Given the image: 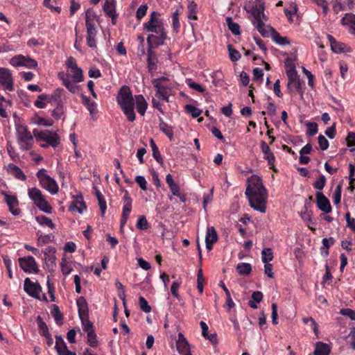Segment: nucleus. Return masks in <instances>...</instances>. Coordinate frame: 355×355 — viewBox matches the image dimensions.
Masks as SVG:
<instances>
[{
    "mask_svg": "<svg viewBox=\"0 0 355 355\" xmlns=\"http://www.w3.org/2000/svg\"><path fill=\"white\" fill-rule=\"evenodd\" d=\"M37 322L38 324V329L41 334L46 338H49L50 334L49 332V329L46 323L43 321L41 316L38 315L37 317Z\"/></svg>",
    "mask_w": 355,
    "mask_h": 355,
    "instance_id": "nucleus-37",
    "label": "nucleus"
},
{
    "mask_svg": "<svg viewBox=\"0 0 355 355\" xmlns=\"http://www.w3.org/2000/svg\"><path fill=\"white\" fill-rule=\"evenodd\" d=\"M326 178L322 175L320 178L313 183V187L318 190H322L325 186Z\"/></svg>",
    "mask_w": 355,
    "mask_h": 355,
    "instance_id": "nucleus-58",
    "label": "nucleus"
},
{
    "mask_svg": "<svg viewBox=\"0 0 355 355\" xmlns=\"http://www.w3.org/2000/svg\"><path fill=\"white\" fill-rule=\"evenodd\" d=\"M318 144L322 150H327L329 146L328 140L322 135L318 137Z\"/></svg>",
    "mask_w": 355,
    "mask_h": 355,
    "instance_id": "nucleus-62",
    "label": "nucleus"
},
{
    "mask_svg": "<svg viewBox=\"0 0 355 355\" xmlns=\"http://www.w3.org/2000/svg\"><path fill=\"white\" fill-rule=\"evenodd\" d=\"M20 268L28 273L34 272L38 273L40 270L35 259L32 256L20 257L18 259Z\"/></svg>",
    "mask_w": 355,
    "mask_h": 355,
    "instance_id": "nucleus-7",
    "label": "nucleus"
},
{
    "mask_svg": "<svg viewBox=\"0 0 355 355\" xmlns=\"http://www.w3.org/2000/svg\"><path fill=\"white\" fill-rule=\"evenodd\" d=\"M116 101L129 121L135 120V105L137 112L144 116L146 113L148 103L142 95L133 98L129 87L124 85L121 87L116 96Z\"/></svg>",
    "mask_w": 355,
    "mask_h": 355,
    "instance_id": "nucleus-1",
    "label": "nucleus"
},
{
    "mask_svg": "<svg viewBox=\"0 0 355 355\" xmlns=\"http://www.w3.org/2000/svg\"><path fill=\"white\" fill-rule=\"evenodd\" d=\"M159 127L161 131H162L169 139L171 140L173 137V132L172 128L166 123L163 120L160 118Z\"/></svg>",
    "mask_w": 355,
    "mask_h": 355,
    "instance_id": "nucleus-36",
    "label": "nucleus"
},
{
    "mask_svg": "<svg viewBox=\"0 0 355 355\" xmlns=\"http://www.w3.org/2000/svg\"><path fill=\"white\" fill-rule=\"evenodd\" d=\"M187 8L189 10L188 18L190 19L196 20L198 19L196 15L197 4L195 2L191 1L189 3Z\"/></svg>",
    "mask_w": 355,
    "mask_h": 355,
    "instance_id": "nucleus-46",
    "label": "nucleus"
},
{
    "mask_svg": "<svg viewBox=\"0 0 355 355\" xmlns=\"http://www.w3.org/2000/svg\"><path fill=\"white\" fill-rule=\"evenodd\" d=\"M327 38L330 42L331 49L336 53L345 52H350V47L347 46L345 43L337 42L331 35H327Z\"/></svg>",
    "mask_w": 355,
    "mask_h": 355,
    "instance_id": "nucleus-16",
    "label": "nucleus"
},
{
    "mask_svg": "<svg viewBox=\"0 0 355 355\" xmlns=\"http://www.w3.org/2000/svg\"><path fill=\"white\" fill-rule=\"evenodd\" d=\"M17 135L19 140L25 143L26 146L24 149L28 150L31 148V142L33 138L31 133L27 130L26 127L20 126L17 129Z\"/></svg>",
    "mask_w": 355,
    "mask_h": 355,
    "instance_id": "nucleus-14",
    "label": "nucleus"
},
{
    "mask_svg": "<svg viewBox=\"0 0 355 355\" xmlns=\"http://www.w3.org/2000/svg\"><path fill=\"white\" fill-rule=\"evenodd\" d=\"M10 64L15 67H26L30 69L35 68L37 66V62L34 59L22 55H18L12 58L10 60Z\"/></svg>",
    "mask_w": 355,
    "mask_h": 355,
    "instance_id": "nucleus-8",
    "label": "nucleus"
},
{
    "mask_svg": "<svg viewBox=\"0 0 355 355\" xmlns=\"http://www.w3.org/2000/svg\"><path fill=\"white\" fill-rule=\"evenodd\" d=\"M341 192H342V186L340 184H339L338 185H337V187L335 189V192L334 193V196H333V201H334V204L337 205L340 202Z\"/></svg>",
    "mask_w": 355,
    "mask_h": 355,
    "instance_id": "nucleus-57",
    "label": "nucleus"
},
{
    "mask_svg": "<svg viewBox=\"0 0 355 355\" xmlns=\"http://www.w3.org/2000/svg\"><path fill=\"white\" fill-rule=\"evenodd\" d=\"M262 261L265 263H268L273 259V253L271 248H263L261 252Z\"/></svg>",
    "mask_w": 355,
    "mask_h": 355,
    "instance_id": "nucleus-45",
    "label": "nucleus"
},
{
    "mask_svg": "<svg viewBox=\"0 0 355 355\" xmlns=\"http://www.w3.org/2000/svg\"><path fill=\"white\" fill-rule=\"evenodd\" d=\"M24 289L28 295L36 299H40V294L42 292V287L39 283H34L27 277L24 280Z\"/></svg>",
    "mask_w": 355,
    "mask_h": 355,
    "instance_id": "nucleus-11",
    "label": "nucleus"
},
{
    "mask_svg": "<svg viewBox=\"0 0 355 355\" xmlns=\"http://www.w3.org/2000/svg\"><path fill=\"white\" fill-rule=\"evenodd\" d=\"M56 107L52 112V116L56 119L60 118L64 114V109L62 104H55Z\"/></svg>",
    "mask_w": 355,
    "mask_h": 355,
    "instance_id": "nucleus-60",
    "label": "nucleus"
},
{
    "mask_svg": "<svg viewBox=\"0 0 355 355\" xmlns=\"http://www.w3.org/2000/svg\"><path fill=\"white\" fill-rule=\"evenodd\" d=\"M286 74L288 80L287 85L288 89H295L297 92H300L301 84L300 82L299 76L294 68V66H291V68L288 70H287Z\"/></svg>",
    "mask_w": 355,
    "mask_h": 355,
    "instance_id": "nucleus-10",
    "label": "nucleus"
},
{
    "mask_svg": "<svg viewBox=\"0 0 355 355\" xmlns=\"http://www.w3.org/2000/svg\"><path fill=\"white\" fill-rule=\"evenodd\" d=\"M159 17L160 14L158 12L153 11L149 20L144 24V30L155 33L152 35L155 37L153 40H156V44H163L166 38V33Z\"/></svg>",
    "mask_w": 355,
    "mask_h": 355,
    "instance_id": "nucleus-3",
    "label": "nucleus"
},
{
    "mask_svg": "<svg viewBox=\"0 0 355 355\" xmlns=\"http://www.w3.org/2000/svg\"><path fill=\"white\" fill-rule=\"evenodd\" d=\"M257 4L253 7L252 10V15L254 19L252 21L253 25L262 22L261 15L264 12L265 6L262 0H257Z\"/></svg>",
    "mask_w": 355,
    "mask_h": 355,
    "instance_id": "nucleus-21",
    "label": "nucleus"
},
{
    "mask_svg": "<svg viewBox=\"0 0 355 355\" xmlns=\"http://www.w3.org/2000/svg\"><path fill=\"white\" fill-rule=\"evenodd\" d=\"M45 172V169L42 168L38 171L36 174L41 186L51 194L57 193L59 189L57 182Z\"/></svg>",
    "mask_w": 355,
    "mask_h": 355,
    "instance_id": "nucleus-5",
    "label": "nucleus"
},
{
    "mask_svg": "<svg viewBox=\"0 0 355 355\" xmlns=\"http://www.w3.org/2000/svg\"><path fill=\"white\" fill-rule=\"evenodd\" d=\"M58 78L62 81V84L67 88V89L73 94H76L79 91V86L76 85L73 81L69 79V74H65L64 72L58 73Z\"/></svg>",
    "mask_w": 355,
    "mask_h": 355,
    "instance_id": "nucleus-22",
    "label": "nucleus"
},
{
    "mask_svg": "<svg viewBox=\"0 0 355 355\" xmlns=\"http://www.w3.org/2000/svg\"><path fill=\"white\" fill-rule=\"evenodd\" d=\"M205 241H210L213 243L218 241V234L216 229L214 227H207Z\"/></svg>",
    "mask_w": 355,
    "mask_h": 355,
    "instance_id": "nucleus-39",
    "label": "nucleus"
},
{
    "mask_svg": "<svg viewBox=\"0 0 355 355\" xmlns=\"http://www.w3.org/2000/svg\"><path fill=\"white\" fill-rule=\"evenodd\" d=\"M60 266H61V271L64 275H69L72 270V268L68 264L65 257H63L62 259V262L60 263Z\"/></svg>",
    "mask_w": 355,
    "mask_h": 355,
    "instance_id": "nucleus-56",
    "label": "nucleus"
},
{
    "mask_svg": "<svg viewBox=\"0 0 355 355\" xmlns=\"http://www.w3.org/2000/svg\"><path fill=\"white\" fill-rule=\"evenodd\" d=\"M70 211H76L79 214H82L85 209H86V205L83 200L82 196H78L73 203L69 207Z\"/></svg>",
    "mask_w": 355,
    "mask_h": 355,
    "instance_id": "nucleus-25",
    "label": "nucleus"
},
{
    "mask_svg": "<svg viewBox=\"0 0 355 355\" xmlns=\"http://www.w3.org/2000/svg\"><path fill=\"white\" fill-rule=\"evenodd\" d=\"M341 24L349 28V32L355 35V15L346 13L341 19Z\"/></svg>",
    "mask_w": 355,
    "mask_h": 355,
    "instance_id": "nucleus-24",
    "label": "nucleus"
},
{
    "mask_svg": "<svg viewBox=\"0 0 355 355\" xmlns=\"http://www.w3.org/2000/svg\"><path fill=\"white\" fill-rule=\"evenodd\" d=\"M307 128V132L306 134L309 136H313L317 134L318 129V125L316 123L313 122H308L306 124Z\"/></svg>",
    "mask_w": 355,
    "mask_h": 355,
    "instance_id": "nucleus-53",
    "label": "nucleus"
},
{
    "mask_svg": "<svg viewBox=\"0 0 355 355\" xmlns=\"http://www.w3.org/2000/svg\"><path fill=\"white\" fill-rule=\"evenodd\" d=\"M63 92V89L58 88L54 91L52 95L49 96L43 94L39 96V98L41 100H46V101L53 103L54 104H62V94Z\"/></svg>",
    "mask_w": 355,
    "mask_h": 355,
    "instance_id": "nucleus-19",
    "label": "nucleus"
},
{
    "mask_svg": "<svg viewBox=\"0 0 355 355\" xmlns=\"http://www.w3.org/2000/svg\"><path fill=\"white\" fill-rule=\"evenodd\" d=\"M227 49L229 51L230 58L232 61L235 62L241 58L240 53L236 49H234L232 44H229L227 46Z\"/></svg>",
    "mask_w": 355,
    "mask_h": 355,
    "instance_id": "nucleus-49",
    "label": "nucleus"
},
{
    "mask_svg": "<svg viewBox=\"0 0 355 355\" xmlns=\"http://www.w3.org/2000/svg\"><path fill=\"white\" fill-rule=\"evenodd\" d=\"M147 9L148 6L146 4L141 5L137 8L136 17L138 20H141L146 15Z\"/></svg>",
    "mask_w": 355,
    "mask_h": 355,
    "instance_id": "nucleus-61",
    "label": "nucleus"
},
{
    "mask_svg": "<svg viewBox=\"0 0 355 355\" xmlns=\"http://www.w3.org/2000/svg\"><path fill=\"white\" fill-rule=\"evenodd\" d=\"M236 270L240 275H248L252 271V267L250 263H240L236 266Z\"/></svg>",
    "mask_w": 355,
    "mask_h": 355,
    "instance_id": "nucleus-42",
    "label": "nucleus"
},
{
    "mask_svg": "<svg viewBox=\"0 0 355 355\" xmlns=\"http://www.w3.org/2000/svg\"><path fill=\"white\" fill-rule=\"evenodd\" d=\"M316 202L319 209L325 212L330 213L331 211V206L328 198L322 193H316Z\"/></svg>",
    "mask_w": 355,
    "mask_h": 355,
    "instance_id": "nucleus-18",
    "label": "nucleus"
},
{
    "mask_svg": "<svg viewBox=\"0 0 355 355\" xmlns=\"http://www.w3.org/2000/svg\"><path fill=\"white\" fill-rule=\"evenodd\" d=\"M272 39L276 44L281 46L288 45L291 43L286 37L281 36L277 31H272Z\"/></svg>",
    "mask_w": 355,
    "mask_h": 355,
    "instance_id": "nucleus-33",
    "label": "nucleus"
},
{
    "mask_svg": "<svg viewBox=\"0 0 355 355\" xmlns=\"http://www.w3.org/2000/svg\"><path fill=\"white\" fill-rule=\"evenodd\" d=\"M124 192V197L123 198V212L122 214L128 215L132 210V198L130 197L128 191L127 190H123Z\"/></svg>",
    "mask_w": 355,
    "mask_h": 355,
    "instance_id": "nucleus-28",
    "label": "nucleus"
},
{
    "mask_svg": "<svg viewBox=\"0 0 355 355\" xmlns=\"http://www.w3.org/2000/svg\"><path fill=\"white\" fill-rule=\"evenodd\" d=\"M184 108L186 112L191 114V115L193 118H197L200 115L202 112V111L200 109L192 105H186Z\"/></svg>",
    "mask_w": 355,
    "mask_h": 355,
    "instance_id": "nucleus-48",
    "label": "nucleus"
},
{
    "mask_svg": "<svg viewBox=\"0 0 355 355\" xmlns=\"http://www.w3.org/2000/svg\"><path fill=\"white\" fill-rule=\"evenodd\" d=\"M77 305L78 307V315L84 324L85 322L88 320V308L87 303L83 297H80L77 300Z\"/></svg>",
    "mask_w": 355,
    "mask_h": 355,
    "instance_id": "nucleus-20",
    "label": "nucleus"
},
{
    "mask_svg": "<svg viewBox=\"0 0 355 355\" xmlns=\"http://www.w3.org/2000/svg\"><path fill=\"white\" fill-rule=\"evenodd\" d=\"M51 314L58 324L60 325L62 324L63 316L59 309V307L56 304L53 305V311H51Z\"/></svg>",
    "mask_w": 355,
    "mask_h": 355,
    "instance_id": "nucleus-43",
    "label": "nucleus"
},
{
    "mask_svg": "<svg viewBox=\"0 0 355 355\" xmlns=\"http://www.w3.org/2000/svg\"><path fill=\"white\" fill-rule=\"evenodd\" d=\"M340 313L343 315L349 317L353 320H355V311L351 309H343L340 310Z\"/></svg>",
    "mask_w": 355,
    "mask_h": 355,
    "instance_id": "nucleus-64",
    "label": "nucleus"
},
{
    "mask_svg": "<svg viewBox=\"0 0 355 355\" xmlns=\"http://www.w3.org/2000/svg\"><path fill=\"white\" fill-rule=\"evenodd\" d=\"M139 304L140 309L145 313H149L151 311V307L148 304L147 300L142 296L139 298Z\"/></svg>",
    "mask_w": 355,
    "mask_h": 355,
    "instance_id": "nucleus-55",
    "label": "nucleus"
},
{
    "mask_svg": "<svg viewBox=\"0 0 355 355\" xmlns=\"http://www.w3.org/2000/svg\"><path fill=\"white\" fill-rule=\"evenodd\" d=\"M349 189L353 191V190L355 189V185H354V183L355 182L354 173H355V167L352 164H349Z\"/></svg>",
    "mask_w": 355,
    "mask_h": 355,
    "instance_id": "nucleus-51",
    "label": "nucleus"
},
{
    "mask_svg": "<svg viewBox=\"0 0 355 355\" xmlns=\"http://www.w3.org/2000/svg\"><path fill=\"white\" fill-rule=\"evenodd\" d=\"M176 347L180 355H191L189 344L182 333L178 334V339L176 341Z\"/></svg>",
    "mask_w": 355,
    "mask_h": 355,
    "instance_id": "nucleus-15",
    "label": "nucleus"
},
{
    "mask_svg": "<svg viewBox=\"0 0 355 355\" xmlns=\"http://www.w3.org/2000/svg\"><path fill=\"white\" fill-rule=\"evenodd\" d=\"M36 220L41 225H47L51 229L55 228V224L52 222L51 219L45 216H37Z\"/></svg>",
    "mask_w": 355,
    "mask_h": 355,
    "instance_id": "nucleus-47",
    "label": "nucleus"
},
{
    "mask_svg": "<svg viewBox=\"0 0 355 355\" xmlns=\"http://www.w3.org/2000/svg\"><path fill=\"white\" fill-rule=\"evenodd\" d=\"M245 195L249 200L250 206L261 213L266 211L267 191L259 177L252 175L248 179Z\"/></svg>",
    "mask_w": 355,
    "mask_h": 355,
    "instance_id": "nucleus-2",
    "label": "nucleus"
},
{
    "mask_svg": "<svg viewBox=\"0 0 355 355\" xmlns=\"http://www.w3.org/2000/svg\"><path fill=\"white\" fill-rule=\"evenodd\" d=\"M137 227L141 230H146L148 229L149 224L146 218L144 216H140L136 224Z\"/></svg>",
    "mask_w": 355,
    "mask_h": 355,
    "instance_id": "nucleus-50",
    "label": "nucleus"
},
{
    "mask_svg": "<svg viewBox=\"0 0 355 355\" xmlns=\"http://www.w3.org/2000/svg\"><path fill=\"white\" fill-rule=\"evenodd\" d=\"M6 202L9 207L10 211L14 215L17 216L20 214V209L17 208L18 200L14 196H10L5 193Z\"/></svg>",
    "mask_w": 355,
    "mask_h": 355,
    "instance_id": "nucleus-23",
    "label": "nucleus"
},
{
    "mask_svg": "<svg viewBox=\"0 0 355 355\" xmlns=\"http://www.w3.org/2000/svg\"><path fill=\"white\" fill-rule=\"evenodd\" d=\"M69 78L71 77L73 83H80L83 80V71L80 68L70 70L68 73Z\"/></svg>",
    "mask_w": 355,
    "mask_h": 355,
    "instance_id": "nucleus-32",
    "label": "nucleus"
},
{
    "mask_svg": "<svg viewBox=\"0 0 355 355\" xmlns=\"http://www.w3.org/2000/svg\"><path fill=\"white\" fill-rule=\"evenodd\" d=\"M0 85L4 90L12 91L14 89L12 73L6 68L0 67Z\"/></svg>",
    "mask_w": 355,
    "mask_h": 355,
    "instance_id": "nucleus-9",
    "label": "nucleus"
},
{
    "mask_svg": "<svg viewBox=\"0 0 355 355\" xmlns=\"http://www.w3.org/2000/svg\"><path fill=\"white\" fill-rule=\"evenodd\" d=\"M254 26L261 35L265 37H268L269 36L272 37V31H276L270 25H266L263 21L259 22L258 24H254Z\"/></svg>",
    "mask_w": 355,
    "mask_h": 355,
    "instance_id": "nucleus-26",
    "label": "nucleus"
},
{
    "mask_svg": "<svg viewBox=\"0 0 355 355\" xmlns=\"http://www.w3.org/2000/svg\"><path fill=\"white\" fill-rule=\"evenodd\" d=\"M58 354L63 353L68 350L66 343L62 339V336H55V346Z\"/></svg>",
    "mask_w": 355,
    "mask_h": 355,
    "instance_id": "nucleus-40",
    "label": "nucleus"
},
{
    "mask_svg": "<svg viewBox=\"0 0 355 355\" xmlns=\"http://www.w3.org/2000/svg\"><path fill=\"white\" fill-rule=\"evenodd\" d=\"M152 83L156 88V97L166 102H168V96L171 91L169 87L162 85L160 83V79H154Z\"/></svg>",
    "mask_w": 355,
    "mask_h": 355,
    "instance_id": "nucleus-13",
    "label": "nucleus"
},
{
    "mask_svg": "<svg viewBox=\"0 0 355 355\" xmlns=\"http://www.w3.org/2000/svg\"><path fill=\"white\" fill-rule=\"evenodd\" d=\"M155 37L153 35H149L147 37L148 49H147V58H156L153 51L157 46L160 44H156V40H153Z\"/></svg>",
    "mask_w": 355,
    "mask_h": 355,
    "instance_id": "nucleus-31",
    "label": "nucleus"
},
{
    "mask_svg": "<svg viewBox=\"0 0 355 355\" xmlns=\"http://www.w3.org/2000/svg\"><path fill=\"white\" fill-rule=\"evenodd\" d=\"M82 99L83 103L87 106L89 112L92 114L94 112L96 107V103L91 102L89 98L83 94H82Z\"/></svg>",
    "mask_w": 355,
    "mask_h": 355,
    "instance_id": "nucleus-52",
    "label": "nucleus"
},
{
    "mask_svg": "<svg viewBox=\"0 0 355 355\" xmlns=\"http://www.w3.org/2000/svg\"><path fill=\"white\" fill-rule=\"evenodd\" d=\"M83 326L84 331L87 333V342L89 343V345L92 347H96L98 341L96 339V335L93 329L92 322L90 320H87Z\"/></svg>",
    "mask_w": 355,
    "mask_h": 355,
    "instance_id": "nucleus-17",
    "label": "nucleus"
},
{
    "mask_svg": "<svg viewBox=\"0 0 355 355\" xmlns=\"http://www.w3.org/2000/svg\"><path fill=\"white\" fill-rule=\"evenodd\" d=\"M331 352V347L328 344L322 342H317L314 350V355H329Z\"/></svg>",
    "mask_w": 355,
    "mask_h": 355,
    "instance_id": "nucleus-27",
    "label": "nucleus"
},
{
    "mask_svg": "<svg viewBox=\"0 0 355 355\" xmlns=\"http://www.w3.org/2000/svg\"><path fill=\"white\" fill-rule=\"evenodd\" d=\"M28 196L33 201L35 206H37L41 211L51 214L52 207L45 200L42 191L37 188H31L28 189Z\"/></svg>",
    "mask_w": 355,
    "mask_h": 355,
    "instance_id": "nucleus-4",
    "label": "nucleus"
},
{
    "mask_svg": "<svg viewBox=\"0 0 355 355\" xmlns=\"http://www.w3.org/2000/svg\"><path fill=\"white\" fill-rule=\"evenodd\" d=\"M33 135L37 139L46 141L47 145L53 148H56L60 144V137L58 135L48 130H39L35 129L33 130Z\"/></svg>",
    "mask_w": 355,
    "mask_h": 355,
    "instance_id": "nucleus-6",
    "label": "nucleus"
},
{
    "mask_svg": "<svg viewBox=\"0 0 355 355\" xmlns=\"http://www.w3.org/2000/svg\"><path fill=\"white\" fill-rule=\"evenodd\" d=\"M182 8H178L175 12L172 15V25L173 30L176 32L178 31L180 24L179 21V15L181 12Z\"/></svg>",
    "mask_w": 355,
    "mask_h": 355,
    "instance_id": "nucleus-44",
    "label": "nucleus"
},
{
    "mask_svg": "<svg viewBox=\"0 0 355 355\" xmlns=\"http://www.w3.org/2000/svg\"><path fill=\"white\" fill-rule=\"evenodd\" d=\"M150 147H151L152 151H153V157L159 164L162 165L163 164V159H162L160 152L158 149V147L157 146L155 142L154 141V140L153 139H150Z\"/></svg>",
    "mask_w": 355,
    "mask_h": 355,
    "instance_id": "nucleus-34",
    "label": "nucleus"
},
{
    "mask_svg": "<svg viewBox=\"0 0 355 355\" xmlns=\"http://www.w3.org/2000/svg\"><path fill=\"white\" fill-rule=\"evenodd\" d=\"M329 241H331V243H334V239L333 237L322 239V246L320 248V253L324 257H327L329 254L328 250L330 248Z\"/></svg>",
    "mask_w": 355,
    "mask_h": 355,
    "instance_id": "nucleus-41",
    "label": "nucleus"
},
{
    "mask_svg": "<svg viewBox=\"0 0 355 355\" xmlns=\"http://www.w3.org/2000/svg\"><path fill=\"white\" fill-rule=\"evenodd\" d=\"M55 252L56 250L54 247L49 246L44 252V261L49 272H53L55 271Z\"/></svg>",
    "mask_w": 355,
    "mask_h": 355,
    "instance_id": "nucleus-12",
    "label": "nucleus"
},
{
    "mask_svg": "<svg viewBox=\"0 0 355 355\" xmlns=\"http://www.w3.org/2000/svg\"><path fill=\"white\" fill-rule=\"evenodd\" d=\"M96 21H97V15L92 10L88 9L85 12L86 26H95Z\"/></svg>",
    "mask_w": 355,
    "mask_h": 355,
    "instance_id": "nucleus-35",
    "label": "nucleus"
},
{
    "mask_svg": "<svg viewBox=\"0 0 355 355\" xmlns=\"http://www.w3.org/2000/svg\"><path fill=\"white\" fill-rule=\"evenodd\" d=\"M302 320H303L304 323L306 324H308L309 322V324H311V326L314 331V334L318 336V334H319V331H318V328L317 323H316L315 320L311 317L304 318L302 319Z\"/></svg>",
    "mask_w": 355,
    "mask_h": 355,
    "instance_id": "nucleus-54",
    "label": "nucleus"
},
{
    "mask_svg": "<svg viewBox=\"0 0 355 355\" xmlns=\"http://www.w3.org/2000/svg\"><path fill=\"white\" fill-rule=\"evenodd\" d=\"M8 171L12 173L16 178L21 180H25L26 176L24 172L16 165L10 164L8 166Z\"/></svg>",
    "mask_w": 355,
    "mask_h": 355,
    "instance_id": "nucleus-30",
    "label": "nucleus"
},
{
    "mask_svg": "<svg viewBox=\"0 0 355 355\" xmlns=\"http://www.w3.org/2000/svg\"><path fill=\"white\" fill-rule=\"evenodd\" d=\"M135 182L139 184V186L143 191H146L147 189V182L144 176H136Z\"/></svg>",
    "mask_w": 355,
    "mask_h": 355,
    "instance_id": "nucleus-63",
    "label": "nucleus"
},
{
    "mask_svg": "<svg viewBox=\"0 0 355 355\" xmlns=\"http://www.w3.org/2000/svg\"><path fill=\"white\" fill-rule=\"evenodd\" d=\"M226 22L228 26V28L232 31V33L235 35H239L241 34L240 26L239 24L233 21L232 17H228L226 18Z\"/></svg>",
    "mask_w": 355,
    "mask_h": 355,
    "instance_id": "nucleus-38",
    "label": "nucleus"
},
{
    "mask_svg": "<svg viewBox=\"0 0 355 355\" xmlns=\"http://www.w3.org/2000/svg\"><path fill=\"white\" fill-rule=\"evenodd\" d=\"M347 9V7L340 0H333V10L336 13H338L340 11Z\"/></svg>",
    "mask_w": 355,
    "mask_h": 355,
    "instance_id": "nucleus-59",
    "label": "nucleus"
},
{
    "mask_svg": "<svg viewBox=\"0 0 355 355\" xmlns=\"http://www.w3.org/2000/svg\"><path fill=\"white\" fill-rule=\"evenodd\" d=\"M114 3V0H106L103 6V10L105 14L113 19L116 17Z\"/></svg>",
    "mask_w": 355,
    "mask_h": 355,
    "instance_id": "nucleus-29",
    "label": "nucleus"
}]
</instances>
